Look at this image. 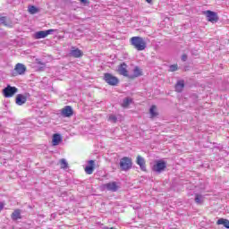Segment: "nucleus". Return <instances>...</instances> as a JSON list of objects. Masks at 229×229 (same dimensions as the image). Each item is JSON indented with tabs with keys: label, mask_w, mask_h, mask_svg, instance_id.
<instances>
[{
	"label": "nucleus",
	"mask_w": 229,
	"mask_h": 229,
	"mask_svg": "<svg viewBox=\"0 0 229 229\" xmlns=\"http://www.w3.org/2000/svg\"><path fill=\"white\" fill-rule=\"evenodd\" d=\"M175 71H178V64H172L169 66L170 72H175Z\"/></svg>",
	"instance_id": "nucleus-26"
},
{
	"label": "nucleus",
	"mask_w": 229,
	"mask_h": 229,
	"mask_svg": "<svg viewBox=\"0 0 229 229\" xmlns=\"http://www.w3.org/2000/svg\"><path fill=\"white\" fill-rule=\"evenodd\" d=\"M62 142V136L59 133H55L52 138L53 146H58Z\"/></svg>",
	"instance_id": "nucleus-16"
},
{
	"label": "nucleus",
	"mask_w": 229,
	"mask_h": 229,
	"mask_svg": "<svg viewBox=\"0 0 229 229\" xmlns=\"http://www.w3.org/2000/svg\"><path fill=\"white\" fill-rule=\"evenodd\" d=\"M55 30L50 29L47 30H40L38 31L34 34V38H36L37 40L40 39V38H46V37H47V35H51L53 33H55Z\"/></svg>",
	"instance_id": "nucleus-7"
},
{
	"label": "nucleus",
	"mask_w": 229,
	"mask_h": 229,
	"mask_svg": "<svg viewBox=\"0 0 229 229\" xmlns=\"http://www.w3.org/2000/svg\"><path fill=\"white\" fill-rule=\"evenodd\" d=\"M26 72V65L18 63L13 70V76H17L18 74L22 75Z\"/></svg>",
	"instance_id": "nucleus-8"
},
{
	"label": "nucleus",
	"mask_w": 229,
	"mask_h": 229,
	"mask_svg": "<svg viewBox=\"0 0 229 229\" xmlns=\"http://www.w3.org/2000/svg\"><path fill=\"white\" fill-rule=\"evenodd\" d=\"M131 103V98H124L123 99V106H130V104Z\"/></svg>",
	"instance_id": "nucleus-25"
},
{
	"label": "nucleus",
	"mask_w": 229,
	"mask_h": 229,
	"mask_svg": "<svg viewBox=\"0 0 229 229\" xmlns=\"http://www.w3.org/2000/svg\"><path fill=\"white\" fill-rule=\"evenodd\" d=\"M136 164L138 165H140V168L141 169V171H144L146 173V171H148L146 169V159H144V157H142V156H138L136 158Z\"/></svg>",
	"instance_id": "nucleus-13"
},
{
	"label": "nucleus",
	"mask_w": 229,
	"mask_h": 229,
	"mask_svg": "<svg viewBox=\"0 0 229 229\" xmlns=\"http://www.w3.org/2000/svg\"><path fill=\"white\" fill-rule=\"evenodd\" d=\"M17 92H19V89L11 85H7V87L3 89V95L4 98H13Z\"/></svg>",
	"instance_id": "nucleus-5"
},
{
	"label": "nucleus",
	"mask_w": 229,
	"mask_h": 229,
	"mask_svg": "<svg viewBox=\"0 0 229 229\" xmlns=\"http://www.w3.org/2000/svg\"><path fill=\"white\" fill-rule=\"evenodd\" d=\"M29 12L31 13V15H35V13H38V8H37L35 5H30Z\"/></svg>",
	"instance_id": "nucleus-23"
},
{
	"label": "nucleus",
	"mask_w": 229,
	"mask_h": 229,
	"mask_svg": "<svg viewBox=\"0 0 229 229\" xmlns=\"http://www.w3.org/2000/svg\"><path fill=\"white\" fill-rule=\"evenodd\" d=\"M88 165L85 167V173L87 174H92L94 173V165H95V162L94 160H89L88 162Z\"/></svg>",
	"instance_id": "nucleus-15"
},
{
	"label": "nucleus",
	"mask_w": 229,
	"mask_h": 229,
	"mask_svg": "<svg viewBox=\"0 0 229 229\" xmlns=\"http://www.w3.org/2000/svg\"><path fill=\"white\" fill-rule=\"evenodd\" d=\"M216 225H223V226H225V228L229 229V220L226 218H219L216 221Z\"/></svg>",
	"instance_id": "nucleus-21"
},
{
	"label": "nucleus",
	"mask_w": 229,
	"mask_h": 229,
	"mask_svg": "<svg viewBox=\"0 0 229 229\" xmlns=\"http://www.w3.org/2000/svg\"><path fill=\"white\" fill-rule=\"evenodd\" d=\"M61 117H72L74 115V110H72V106H66L63 109H61Z\"/></svg>",
	"instance_id": "nucleus-10"
},
{
	"label": "nucleus",
	"mask_w": 229,
	"mask_h": 229,
	"mask_svg": "<svg viewBox=\"0 0 229 229\" xmlns=\"http://www.w3.org/2000/svg\"><path fill=\"white\" fill-rule=\"evenodd\" d=\"M204 15H206L207 17V21H208V22H217V21H219V16H217V13L214 12V11H204Z\"/></svg>",
	"instance_id": "nucleus-6"
},
{
	"label": "nucleus",
	"mask_w": 229,
	"mask_h": 229,
	"mask_svg": "<svg viewBox=\"0 0 229 229\" xmlns=\"http://www.w3.org/2000/svg\"><path fill=\"white\" fill-rule=\"evenodd\" d=\"M60 164L61 169H67L69 167V164L67 163V160H65L64 158L60 160Z\"/></svg>",
	"instance_id": "nucleus-24"
},
{
	"label": "nucleus",
	"mask_w": 229,
	"mask_h": 229,
	"mask_svg": "<svg viewBox=\"0 0 229 229\" xmlns=\"http://www.w3.org/2000/svg\"><path fill=\"white\" fill-rule=\"evenodd\" d=\"M81 1V3H82L83 4H87L89 0H79Z\"/></svg>",
	"instance_id": "nucleus-32"
},
{
	"label": "nucleus",
	"mask_w": 229,
	"mask_h": 229,
	"mask_svg": "<svg viewBox=\"0 0 229 229\" xmlns=\"http://www.w3.org/2000/svg\"><path fill=\"white\" fill-rule=\"evenodd\" d=\"M148 4L152 3L153 0H146Z\"/></svg>",
	"instance_id": "nucleus-33"
},
{
	"label": "nucleus",
	"mask_w": 229,
	"mask_h": 229,
	"mask_svg": "<svg viewBox=\"0 0 229 229\" xmlns=\"http://www.w3.org/2000/svg\"><path fill=\"white\" fill-rule=\"evenodd\" d=\"M11 217L13 221H17L18 219H22V216H21V209H16L13 212L11 215Z\"/></svg>",
	"instance_id": "nucleus-18"
},
{
	"label": "nucleus",
	"mask_w": 229,
	"mask_h": 229,
	"mask_svg": "<svg viewBox=\"0 0 229 229\" xmlns=\"http://www.w3.org/2000/svg\"><path fill=\"white\" fill-rule=\"evenodd\" d=\"M131 44L134 46L137 51H144L147 47L146 41L140 37H132L131 38Z\"/></svg>",
	"instance_id": "nucleus-1"
},
{
	"label": "nucleus",
	"mask_w": 229,
	"mask_h": 229,
	"mask_svg": "<svg viewBox=\"0 0 229 229\" xmlns=\"http://www.w3.org/2000/svg\"><path fill=\"white\" fill-rule=\"evenodd\" d=\"M187 58H188L187 54H184V55H182V62H187Z\"/></svg>",
	"instance_id": "nucleus-30"
},
{
	"label": "nucleus",
	"mask_w": 229,
	"mask_h": 229,
	"mask_svg": "<svg viewBox=\"0 0 229 229\" xmlns=\"http://www.w3.org/2000/svg\"><path fill=\"white\" fill-rule=\"evenodd\" d=\"M26 101H28V97L26 95L18 94L15 98V103L19 106H22V105L26 104Z\"/></svg>",
	"instance_id": "nucleus-12"
},
{
	"label": "nucleus",
	"mask_w": 229,
	"mask_h": 229,
	"mask_svg": "<svg viewBox=\"0 0 229 229\" xmlns=\"http://www.w3.org/2000/svg\"><path fill=\"white\" fill-rule=\"evenodd\" d=\"M185 87V81H178L175 84V90L176 92H182Z\"/></svg>",
	"instance_id": "nucleus-19"
},
{
	"label": "nucleus",
	"mask_w": 229,
	"mask_h": 229,
	"mask_svg": "<svg viewBox=\"0 0 229 229\" xmlns=\"http://www.w3.org/2000/svg\"><path fill=\"white\" fill-rule=\"evenodd\" d=\"M165 169H167V162L162 159L156 160L155 164L151 167V170L153 171V173H157V174H160V173H164Z\"/></svg>",
	"instance_id": "nucleus-2"
},
{
	"label": "nucleus",
	"mask_w": 229,
	"mask_h": 229,
	"mask_svg": "<svg viewBox=\"0 0 229 229\" xmlns=\"http://www.w3.org/2000/svg\"><path fill=\"white\" fill-rule=\"evenodd\" d=\"M70 55L73 56V58H80V56H83V52L80 48H75L71 50Z\"/></svg>",
	"instance_id": "nucleus-17"
},
{
	"label": "nucleus",
	"mask_w": 229,
	"mask_h": 229,
	"mask_svg": "<svg viewBox=\"0 0 229 229\" xmlns=\"http://www.w3.org/2000/svg\"><path fill=\"white\" fill-rule=\"evenodd\" d=\"M108 121H110V123H117V116H115L114 114H110Z\"/></svg>",
	"instance_id": "nucleus-27"
},
{
	"label": "nucleus",
	"mask_w": 229,
	"mask_h": 229,
	"mask_svg": "<svg viewBox=\"0 0 229 229\" xmlns=\"http://www.w3.org/2000/svg\"><path fill=\"white\" fill-rule=\"evenodd\" d=\"M204 199H205V197H203V195L199 193L195 194V203H197V205H203Z\"/></svg>",
	"instance_id": "nucleus-20"
},
{
	"label": "nucleus",
	"mask_w": 229,
	"mask_h": 229,
	"mask_svg": "<svg viewBox=\"0 0 229 229\" xmlns=\"http://www.w3.org/2000/svg\"><path fill=\"white\" fill-rule=\"evenodd\" d=\"M117 72L118 74H121V76L130 78V74H128V64H126V63H122L120 65H118Z\"/></svg>",
	"instance_id": "nucleus-9"
},
{
	"label": "nucleus",
	"mask_w": 229,
	"mask_h": 229,
	"mask_svg": "<svg viewBox=\"0 0 229 229\" xmlns=\"http://www.w3.org/2000/svg\"><path fill=\"white\" fill-rule=\"evenodd\" d=\"M0 22H1V24H4V26H8V23H6V16L0 17Z\"/></svg>",
	"instance_id": "nucleus-29"
},
{
	"label": "nucleus",
	"mask_w": 229,
	"mask_h": 229,
	"mask_svg": "<svg viewBox=\"0 0 229 229\" xmlns=\"http://www.w3.org/2000/svg\"><path fill=\"white\" fill-rule=\"evenodd\" d=\"M38 65H40L38 69V71H44L46 69V63H43L41 61L38 62Z\"/></svg>",
	"instance_id": "nucleus-28"
},
{
	"label": "nucleus",
	"mask_w": 229,
	"mask_h": 229,
	"mask_svg": "<svg viewBox=\"0 0 229 229\" xmlns=\"http://www.w3.org/2000/svg\"><path fill=\"white\" fill-rule=\"evenodd\" d=\"M104 81L106 83H107V85H110L111 87H117V85H119V78L114 76L112 73H105Z\"/></svg>",
	"instance_id": "nucleus-3"
},
{
	"label": "nucleus",
	"mask_w": 229,
	"mask_h": 229,
	"mask_svg": "<svg viewBox=\"0 0 229 229\" xmlns=\"http://www.w3.org/2000/svg\"><path fill=\"white\" fill-rule=\"evenodd\" d=\"M133 166V163L131 162V158L128 157H124L120 159V168L122 171H130Z\"/></svg>",
	"instance_id": "nucleus-4"
},
{
	"label": "nucleus",
	"mask_w": 229,
	"mask_h": 229,
	"mask_svg": "<svg viewBox=\"0 0 229 229\" xmlns=\"http://www.w3.org/2000/svg\"><path fill=\"white\" fill-rule=\"evenodd\" d=\"M4 208V203L0 202V212Z\"/></svg>",
	"instance_id": "nucleus-31"
},
{
	"label": "nucleus",
	"mask_w": 229,
	"mask_h": 229,
	"mask_svg": "<svg viewBox=\"0 0 229 229\" xmlns=\"http://www.w3.org/2000/svg\"><path fill=\"white\" fill-rule=\"evenodd\" d=\"M139 76H142V70L139 68V66H135L133 69V74L129 75L130 80H135V78H139Z\"/></svg>",
	"instance_id": "nucleus-14"
},
{
	"label": "nucleus",
	"mask_w": 229,
	"mask_h": 229,
	"mask_svg": "<svg viewBox=\"0 0 229 229\" xmlns=\"http://www.w3.org/2000/svg\"><path fill=\"white\" fill-rule=\"evenodd\" d=\"M157 110V106H152L149 109V114L151 117H157L158 115V113L156 112Z\"/></svg>",
	"instance_id": "nucleus-22"
},
{
	"label": "nucleus",
	"mask_w": 229,
	"mask_h": 229,
	"mask_svg": "<svg viewBox=\"0 0 229 229\" xmlns=\"http://www.w3.org/2000/svg\"><path fill=\"white\" fill-rule=\"evenodd\" d=\"M104 187L106 191H110V192H117L120 189L119 185H117L115 182L106 183L104 184Z\"/></svg>",
	"instance_id": "nucleus-11"
}]
</instances>
